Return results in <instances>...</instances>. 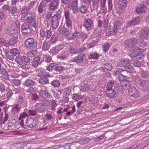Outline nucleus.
<instances>
[{
    "instance_id": "c03bdc74",
    "label": "nucleus",
    "mask_w": 149,
    "mask_h": 149,
    "mask_svg": "<svg viewBox=\"0 0 149 149\" xmlns=\"http://www.w3.org/2000/svg\"><path fill=\"white\" fill-rule=\"evenodd\" d=\"M51 84L54 87H58L60 86V83L58 80H54L51 83Z\"/></svg>"
},
{
    "instance_id": "c756f323",
    "label": "nucleus",
    "mask_w": 149,
    "mask_h": 149,
    "mask_svg": "<svg viewBox=\"0 0 149 149\" xmlns=\"http://www.w3.org/2000/svg\"><path fill=\"white\" fill-rule=\"evenodd\" d=\"M5 54L7 58L10 60H12L14 58V56L11 52H9L7 49L4 51Z\"/></svg>"
},
{
    "instance_id": "72a5a7b5",
    "label": "nucleus",
    "mask_w": 149,
    "mask_h": 149,
    "mask_svg": "<svg viewBox=\"0 0 149 149\" xmlns=\"http://www.w3.org/2000/svg\"><path fill=\"white\" fill-rule=\"evenodd\" d=\"M18 39V36L13 37L10 39L9 44L10 45L14 46L17 43Z\"/></svg>"
},
{
    "instance_id": "423d86ee",
    "label": "nucleus",
    "mask_w": 149,
    "mask_h": 149,
    "mask_svg": "<svg viewBox=\"0 0 149 149\" xmlns=\"http://www.w3.org/2000/svg\"><path fill=\"white\" fill-rule=\"evenodd\" d=\"M128 93L132 97L136 98L139 97V92L136 88L132 86H131L128 89Z\"/></svg>"
},
{
    "instance_id": "ea45409f",
    "label": "nucleus",
    "mask_w": 149,
    "mask_h": 149,
    "mask_svg": "<svg viewBox=\"0 0 149 149\" xmlns=\"http://www.w3.org/2000/svg\"><path fill=\"white\" fill-rule=\"evenodd\" d=\"M39 82L42 84H45L49 83V80L45 77L40 79Z\"/></svg>"
},
{
    "instance_id": "b1692460",
    "label": "nucleus",
    "mask_w": 149,
    "mask_h": 149,
    "mask_svg": "<svg viewBox=\"0 0 149 149\" xmlns=\"http://www.w3.org/2000/svg\"><path fill=\"white\" fill-rule=\"evenodd\" d=\"M61 49V48L60 45H56L50 49L49 52L52 54H55L56 53L58 52Z\"/></svg>"
},
{
    "instance_id": "603ef678",
    "label": "nucleus",
    "mask_w": 149,
    "mask_h": 149,
    "mask_svg": "<svg viewBox=\"0 0 149 149\" xmlns=\"http://www.w3.org/2000/svg\"><path fill=\"white\" fill-rule=\"evenodd\" d=\"M69 51L70 53L77 54V49L74 47H70L69 48Z\"/></svg>"
},
{
    "instance_id": "473e14b6",
    "label": "nucleus",
    "mask_w": 149,
    "mask_h": 149,
    "mask_svg": "<svg viewBox=\"0 0 149 149\" xmlns=\"http://www.w3.org/2000/svg\"><path fill=\"white\" fill-rule=\"evenodd\" d=\"M98 58L99 54L97 52L91 53L88 56V59L89 60L92 58L97 59Z\"/></svg>"
},
{
    "instance_id": "bb28decb",
    "label": "nucleus",
    "mask_w": 149,
    "mask_h": 149,
    "mask_svg": "<svg viewBox=\"0 0 149 149\" xmlns=\"http://www.w3.org/2000/svg\"><path fill=\"white\" fill-rule=\"evenodd\" d=\"M101 69L103 72H105L107 70H110L112 68L111 64L110 63H107L103 65L101 67Z\"/></svg>"
},
{
    "instance_id": "c9c22d12",
    "label": "nucleus",
    "mask_w": 149,
    "mask_h": 149,
    "mask_svg": "<svg viewBox=\"0 0 149 149\" xmlns=\"http://www.w3.org/2000/svg\"><path fill=\"white\" fill-rule=\"evenodd\" d=\"M27 22L28 23L34 28L36 27V23L35 20L33 19L32 17H30V18L27 20Z\"/></svg>"
},
{
    "instance_id": "7c9ffc66",
    "label": "nucleus",
    "mask_w": 149,
    "mask_h": 149,
    "mask_svg": "<svg viewBox=\"0 0 149 149\" xmlns=\"http://www.w3.org/2000/svg\"><path fill=\"white\" fill-rule=\"evenodd\" d=\"M52 60V56L46 54L43 56V58H41V61H44L46 63H49Z\"/></svg>"
},
{
    "instance_id": "1a4fd4ad",
    "label": "nucleus",
    "mask_w": 149,
    "mask_h": 149,
    "mask_svg": "<svg viewBox=\"0 0 149 149\" xmlns=\"http://www.w3.org/2000/svg\"><path fill=\"white\" fill-rule=\"evenodd\" d=\"M36 120L31 118H28L26 120V126L28 127L32 128L36 126Z\"/></svg>"
},
{
    "instance_id": "09e8293b",
    "label": "nucleus",
    "mask_w": 149,
    "mask_h": 149,
    "mask_svg": "<svg viewBox=\"0 0 149 149\" xmlns=\"http://www.w3.org/2000/svg\"><path fill=\"white\" fill-rule=\"evenodd\" d=\"M52 13L51 11H49L48 10L45 11V13H44L46 15V18L47 19H50L52 15Z\"/></svg>"
},
{
    "instance_id": "ddd939ff",
    "label": "nucleus",
    "mask_w": 149,
    "mask_h": 149,
    "mask_svg": "<svg viewBox=\"0 0 149 149\" xmlns=\"http://www.w3.org/2000/svg\"><path fill=\"white\" fill-rule=\"evenodd\" d=\"M122 24V19L120 18L118 20L116 21L114 26L113 29L114 33H117L118 30L120 28V26Z\"/></svg>"
},
{
    "instance_id": "4be33fe9",
    "label": "nucleus",
    "mask_w": 149,
    "mask_h": 149,
    "mask_svg": "<svg viewBox=\"0 0 149 149\" xmlns=\"http://www.w3.org/2000/svg\"><path fill=\"white\" fill-rule=\"evenodd\" d=\"M0 73L2 74L3 77L6 78H8V74L7 72L6 71V69L1 66V63L0 62Z\"/></svg>"
},
{
    "instance_id": "393cba45",
    "label": "nucleus",
    "mask_w": 149,
    "mask_h": 149,
    "mask_svg": "<svg viewBox=\"0 0 149 149\" xmlns=\"http://www.w3.org/2000/svg\"><path fill=\"white\" fill-rule=\"evenodd\" d=\"M139 17H137L133 18L128 23V25L130 26H132L137 24L139 23Z\"/></svg>"
},
{
    "instance_id": "20e7f679",
    "label": "nucleus",
    "mask_w": 149,
    "mask_h": 149,
    "mask_svg": "<svg viewBox=\"0 0 149 149\" xmlns=\"http://www.w3.org/2000/svg\"><path fill=\"white\" fill-rule=\"evenodd\" d=\"M15 61L19 65H22L24 64L29 63L30 61V58L28 56H24L21 57H18L15 58Z\"/></svg>"
},
{
    "instance_id": "3c124183",
    "label": "nucleus",
    "mask_w": 149,
    "mask_h": 149,
    "mask_svg": "<svg viewBox=\"0 0 149 149\" xmlns=\"http://www.w3.org/2000/svg\"><path fill=\"white\" fill-rule=\"evenodd\" d=\"M109 43H105L102 46L103 50L104 51L107 52L109 47Z\"/></svg>"
},
{
    "instance_id": "a878e982",
    "label": "nucleus",
    "mask_w": 149,
    "mask_h": 149,
    "mask_svg": "<svg viewBox=\"0 0 149 149\" xmlns=\"http://www.w3.org/2000/svg\"><path fill=\"white\" fill-rule=\"evenodd\" d=\"M125 70H123L122 69H119V70H118L117 72H121L122 71H125L126 72H131L133 71L134 68L132 66L130 65H126L125 66L124 68Z\"/></svg>"
},
{
    "instance_id": "69168bd1",
    "label": "nucleus",
    "mask_w": 149,
    "mask_h": 149,
    "mask_svg": "<svg viewBox=\"0 0 149 149\" xmlns=\"http://www.w3.org/2000/svg\"><path fill=\"white\" fill-rule=\"evenodd\" d=\"M27 116V114L26 113L24 112L20 115L18 119L19 120H24L25 118Z\"/></svg>"
},
{
    "instance_id": "774afa93",
    "label": "nucleus",
    "mask_w": 149,
    "mask_h": 149,
    "mask_svg": "<svg viewBox=\"0 0 149 149\" xmlns=\"http://www.w3.org/2000/svg\"><path fill=\"white\" fill-rule=\"evenodd\" d=\"M5 91V87L4 85L1 84L0 85V96L1 95V93H4Z\"/></svg>"
},
{
    "instance_id": "f3484780",
    "label": "nucleus",
    "mask_w": 149,
    "mask_h": 149,
    "mask_svg": "<svg viewBox=\"0 0 149 149\" xmlns=\"http://www.w3.org/2000/svg\"><path fill=\"white\" fill-rule=\"evenodd\" d=\"M77 0H72V1L68 6V8L70 9H78Z\"/></svg>"
},
{
    "instance_id": "0e129e2a",
    "label": "nucleus",
    "mask_w": 149,
    "mask_h": 149,
    "mask_svg": "<svg viewBox=\"0 0 149 149\" xmlns=\"http://www.w3.org/2000/svg\"><path fill=\"white\" fill-rule=\"evenodd\" d=\"M88 140L89 139L88 138H87L85 139L82 138L79 140V142L80 144H83L88 142Z\"/></svg>"
},
{
    "instance_id": "a19ab883",
    "label": "nucleus",
    "mask_w": 149,
    "mask_h": 149,
    "mask_svg": "<svg viewBox=\"0 0 149 149\" xmlns=\"http://www.w3.org/2000/svg\"><path fill=\"white\" fill-rule=\"evenodd\" d=\"M70 35H72V36H70L69 37H68V38L70 39H72L74 38H77L80 35V34L79 32L76 31L75 33H72Z\"/></svg>"
},
{
    "instance_id": "052dcab7",
    "label": "nucleus",
    "mask_w": 149,
    "mask_h": 149,
    "mask_svg": "<svg viewBox=\"0 0 149 149\" xmlns=\"http://www.w3.org/2000/svg\"><path fill=\"white\" fill-rule=\"evenodd\" d=\"M126 76L124 75L123 74H120L118 76V79L120 81H121L122 82L125 80V79L126 78Z\"/></svg>"
},
{
    "instance_id": "79ce46f5",
    "label": "nucleus",
    "mask_w": 149,
    "mask_h": 149,
    "mask_svg": "<svg viewBox=\"0 0 149 149\" xmlns=\"http://www.w3.org/2000/svg\"><path fill=\"white\" fill-rule=\"evenodd\" d=\"M65 25L66 27H68L69 29H72V23L70 19H66Z\"/></svg>"
},
{
    "instance_id": "37998d69",
    "label": "nucleus",
    "mask_w": 149,
    "mask_h": 149,
    "mask_svg": "<svg viewBox=\"0 0 149 149\" xmlns=\"http://www.w3.org/2000/svg\"><path fill=\"white\" fill-rule=\"evenodd\" d=\"M48 2L46 1V0H42L41 3H40L38 9H42L46 7L47 3Z\"/></svg>"
},
{
    "instance_id": "bf43d9fd",
    "label": "nucleus",
    "mask_w": 149,
    "mask_h": 149,
    "mask_svg": "<svg viewBox=\"0 0 149 149\" xmlns=\"http://www.w3.org/2000/svg\"><path fill=\"white\" fill-rule=\"evenodd\" d=\"M20 108H19V106L18 104H16L13 108L12 111H14L15 113L17 112Z\"/></svg>"
},
{
    "instance_id": "de8ad7c7",
    "label": "nucleus",
    "mask_w": 149,
    "mask_h": 149,
    "mask_svg": "<svg viewBox=\"0 0 149 149\" xmlns=\"http://www.w3.org/2000/svg\"><path fill=\"white\" fill-rule=\"evenodd\" d=\"M7 34L9 35H12L15 32V30L11 27L8 28L6 31Z\"/></svg>"
},
{
    "instance_id": "49530a36",
    "label": "nucleus",
    "mask_w": 149,
    "mask_h": 149,
    "mask_svg": "<svg viewBox=\"0 0 149 149\" xmlns=\"http://www.w3.org/2000/svg\"><path fill=\"white\" fill-rule=\"evenodd\" d=\"M131 51H133L135 53V54H137L139 52H144V49L139 48L138 47H136L134 49H131Z\"/></svg>"
},
{
    "instance_id": "f257e3e1",
    "label": "nucleus",
    "mask_w": 149,
    "mask_h": 149,
    "mask_svg": "<svg viewBox=\"0 0 149 149\" xmlns=\"http://www.w3.org/2000/svg\"><path fill=\"white\" fill-rule=\"evenodd\" d=\"M24 44L26 47L31 49L36 48L37 45V41L32 38H27L25 41Z\"/></svg>"
},
{
    "instance_id": "5fc2aeb1",
    "label": "nucleus",
    "mask_w": 149,
    "mask_h": 149,
    "mask_svg": "<svg viewBox=\"0 0 149 149\" xmlns=\"http://www.w3.org/2000/svg\"><path fill=\"white\" fill-rule=\"evenodd\" d=\"M138 44L139 46L140 47H145L146 45V42L143 40L140 41L137 43Z\"/></svg>"
},
{
    "instance_id": "39448f33",
    "label": "nucleus",
    "mask_w": 149,
    "mask_h": 149,
    "mask_svg": "<svg viewBox=\"0 0 149 149\" xmlns=\"http://www.w3.org/2000/svg\"><path fill=\"white\" fill-rule=\"evenodd\" d=\"M40 36L42 37H45L47 39H49L52 35V32L49 29L46 28L42 29L40 32Z\"/></svg>"
},
{
    "instance_id": "13d9d810",
    "label": "nucleus",
    "mask_w": 149,
    "mask_h": 149,
    "mask_svg": "<svg viewBox=\"0 0 149 149\" xmlns=\"http://www.w3.org/2000/svg\"><path fill=\"white\" fill-rule=\"evenodd\" d=\"M32 100L35 101H37L39 100V97L36 94L31 93Z\"/></svg>"
},
{
    "instance_id": "4c0bfd02",
    "label": "nucleus",
    "mask_w": 149,
    "mask_h": 149,
    "mask_svg": "<svg viewBox=\"0 0 149 149\" xmlns=\"http://www.w3.org/2000/svg\"><path fill=\"white\" fill-rule=\"evenodd\" d=\"M56 64L51 63L48 66L47 70L49 71H52L53 70H55Z\"/></svg>"
},
{
    "instance_id": "6e6552de",
    "label": "nucleus",
    "mask_w": 149,
    "mask_h": 149,
    "mask_svg": "<svg viewBox=\"0 0 149 149\" xmlns=\"http://www.w3.org/2000/svg\"><path fill=\"white\" fill-rule=\"evenodd\" d=\"M84 26L87 30H91L94 26L93 21L90 19H86L84 21Z\"/></svg>"
},
{
    "instance_id": "58836bf2",
    "label": "nucleus",
    "mask_w": 149,
    "mask_h": 149,
    "mask_svg": "<svg viewBox=\"0 0 149 149\" xmlns=\"http://www.w3.org/2000/svg\"><path fill=\"white\" fill-rule=\"evenodd\" d=\"M37 54V51L36 50H35L28 52L27 53L26 55L29 57L33 58L36 56Z\"/></svg>"
},
{
    "instance_id": "c85d7f7f",
    "label": "nucleus",
    "mask_w": 149,
    "mask_h": 149,
    "mask_svg": "<svg viewBox=\"0 0 149 149\" xmlns=\"http://www.w3.org/2000/svg\"><path fill=\"white\" fill-rule=\"evenodd\" d=\"M146 91H149V81H142V83L140 87Z\"/></svg>"
},
{
    "instance_id": "dca6fc26",
    "label": "nucleus",
    "mask_w": 149,
    "mask_h": 149,
    "mask_svg": "<svg viewBox=\"0 0 149 149\" xmlns=\"http://www.w3.org/2000/svg\"><path fill=\"white\" fill-rule=\"evenodd\" d=\"M121 86L123 87V88L124 90L127 89L131 87V82L127 80H125L121 82Z\"/></svg>"
},
{
    "instance_id": "9b49d317",
    "label": "nucleus",
    "mask_w": 149,
    "mask_h": 149,
    "mask_svg": "<svg viewBox=\"0 0 149 149\" xmlns=\"http://www.w3.org/2000/svg\"><path fill=\"white\" fill-rule=\"evenodd\" d=\"M149 30L147 29H143L140 32V37L143 39H147L149 38Z\"/></svg>"
},
{
    "instance_id": "e433bc0d",
    "label": "nucleus",
    "mask_w": 149,
    "mask_h": 149,
    "mask_svg": "<svg viewBox=\"0 0 149 149\" xmlns=\"http://www.w3.org/2000/svg\"><path fill=\"white\" fill-rule=\"evenodd\" d=\"M140 75L143 78H147L149 77V72L146 70H142L140 71Z\"/></svg>"
},
{
    "instance_id": "a211bd4d",
    "label": "nucleus",
    "mask_w": 149,
    "mask_h": 149,
    "mask_svg": "<svg viewBox=\"0 0 149 149\" xmlns=\"http://www.w3.org/2000/svg\"><path fill=\"white\" fill-rule=\"evenodd\" d=\"M130 63V61L127 59H123L118 61V65L119 66L123 67L127 65Z\"/></svg>"
},
{
    "instance_id": "7ed1b4c3",
    "label": "nucleus",
    "mask_w": 149,
    "mask_h": 149,
    "mask_svg": "<svg viewBox=\"0 0 149 149\" xmlns=\"http://www.w3.org/2000/svg\"><path fill=\"white\" fill-rule=\"evenodd\" d=\"M61 17L60 15L56 16V14L52 17L50 22L53 29H56L58 27L59 24V20Z\"/></svg>"
},
{
    "instance_id": "9d476101",
    "label": "nucleus",
    "mask_w": 149,
    "mask_h": 149,
    "mask_svg": "<svg viewBox=\"0 0 149 149\" xmlns=\"http://www.w3.org/2000/svg\"><path fill=\"white\" fill-rule=\"evenodd\" d=\"M39 94L40 97L45 98L49 99L51 95L47 89H41L39 92Z\"/></svg>"
},
{
    "instance_id": "f704fd0d",
    "label": "nucleus",
    "mask_w": 149,
    "mask_h": 149,
    "mask_svg": "<svg viewBox=\"0 0 149 149\" xmlns=\"http://www.w3.org/2000/svg\"><path fill=\"white\" fill-rule=\"evenodd\" d=\"M134 84L138 87H140L142 81H141L140 77L138 76L135 77L134 78Z\"/></svg>"
},
{
    "instance_id": "412c9836",
    "label": "nucleus",
    "mask_w": 149,
    "mask_h": 149,
    "mask_svg": "<svg viewBox=\"0 0 149 149\" xmlns=\"http://www.w3.org/2000/svg\"><path fill=\"white\" fill-rule=\"evenodd\" d=\"M40 58L39 57L34 58L32 62V66L35 68L37 67L39 64L41 63V62H40Z\"/></svg>"
},
{
    "instance_id": "2f4dec72",
    "label": "nucleus",
    "mask_w": 149,
    "mask_h": 149,
    "mask_svg": "<svg viewBox=\"0 0 149 149\" xmlns=\"http://www.w3.org/2000/svg\"><path fill=\"white\" fill-rule=\"evenodd\" d=\"M65 70V68L62 65L56 64L55 70L56 72L61 73L62 72Z\"/></svg>"
},
{
    "instance_id": "6e6d98bb",
    "label": "nucleus",
    "mask_w": 149,
    "mask_h": 149,
    "mask_svg": "<svg viewBox=\"0 0 149 149\" xmlns=\"http://www.w3.org/2000/svg\"><path fill=\"white\" fill-rule=\"evenodd\" d=\"M80 95H79L75 93L73 94L72 98L73 99V100L76 101H78L79 99H80Z\"/></svg>"
},
{
    "instance_id": "f03ea898",
    "label": "nucleus",
    "mask_w": 149,
    "mask_h": 149,
    "mask_svg": "<svg viewBox=\"0 0 149 149\" xmlns=\"http://www.w3.org/2000/svg\"><path fill=\"white\" fill-rule=\"evenodd\" d=\"M137 43V39L135 38L128 39L125 40L124 45L127 48L131 49L134 47Z\"/></svg>"
},
{
    "instance_id": "338daca9",
    "label": "nucleus",
    "mask_w": 149,
    "mask_h": 149,
    "mask_svg": "<svg viewBox=\"0 0 149 149\" xmlns=\"http://www.w3.org/2000/svg\"><path fill=\"white\" fill-rule=\"evenodd\" d=\"M12 82L13 85L15 86H18L20 84V81L18 79H13L12 81Z\"/></svg>"
},
{
    "instance_id": "6ab92c4d",
    "label": "nucleus",
    "mask_w": 149,
    "mask_h": 149,
    "mask_svg": "<svg viewBox=\"0 0 149 149\" xmlns=\"http://www.w3.org/2000/svg\"><path fill=\"white\" fill-rule=\"evenodd\" d=\"M35 83V81L31 79L30 77L26 79L24 82V85L27 87L33 86L34 85Z\"/></svg>"
},
{
    "instance_id": "4d7b16f0",
    "label": "nucleus",
    "mask_w": 149,
    "mask_h": 149,
    "mask_svg": "<svg viewBox=\"0 0 149 149\" xmlns=\"http://www.w3.org/2000/svg\"><path fill=\"white\" fill-rule=\"evenodd\" d=\"M114 84L113 82L111 81L108 83L107 87V90H113L112 89V87Z\"/></svg>"
},
{
    "instance_id": "864d4df0",
    "label": "nucleus",
    "mask_w": 149,
    "mask_h": 149,
    "mask_svg": "<svg viewBox=\"0 0 149 149\" xmlns=\"http://www.w3.org/2000/svg\"><path fill=\"white\" fill-rule=\"evenodd\" d=\"M146 9V7L143 3H141L139 4L136 7V9Z\"/></svg>"
},
{
    "instance_id": "aec40b11",
    "label": "nucleus",
    "mask_w": 149,
    "mask_h": 149,
    "mask_svg": "<svg viewBox=\"0 0 149 149\" xmlns=\"http://www.w3.org/2000/svg\"><path fill=\"white\" fill-rule=\"evenodd\" d=\"M51 45V42L46 40L43 43L42 47V50L45 51L48 50L50 47Z\"/></svg>"
},
{
    "instance_id": "2eb2a0df",
    "label": "nucleus",
    "mask_w": 149,
    "mask_h": 149,
    "mask_svg": "<svg viewBox=\"0 0 149 149\" xmlns=\"http://www.w3.org/2000/svg\"><path fill=\"white\" fill-rule=\"evenodd\" d=\"M72 29H67L65 26H63L61 32L63 36H65L68 37L69 35L71 33Z\"/></svg>"
},
{
    "instance_id": "0eeeda50",
    "label": "nucleus",
    "mask_w": 149,
    "mask_h": 149,
    "mask_svg": "<svg viewBox=\"0 0 149 149\" xmlns=\"http://www.w3.org/2000/svg\"><path fill=\"white\" fill-rule=\"evenodd\" d=\"M22 33L25 35L30 34L32 31L29 25L24 23L22 26Z\"/></svg>"
},
{
    "instance_id": "8fccbe9b",
    "label": "nucleus",
    "mask_w": 149,
    "mask_h": 149,
    "mask_svg": "<svg viewBox=\"0 0 149 149\" xmlns=\"http://www.w3.org/2000/svg\"><path fill=\"white\" fill-rule=\"evenodd\" d=\"M11 52H12L14 56H18L20 54L19 51L16 48L12 49L11 50Z\"/></svg>"
},
{
    "instance_id": "cd10ccee",
    "label": "nucleus",
    "mask_w": 149,
    "mask_h": 149,
    "mask_svg": "<svg viewBox=\"0 0 149 149\" xmlns=\"http://www.w3.org/2000/svg\"><path fill=\"white\" fill-rule=\"evenodd\" d=\"M58 0H53L50 4V8L51 9H55L58 8Z\"/></svg>"
},
{
    "instance_id": "e2e57ef3",
    "label": "nucleus",
    "mask_w": 149,
    "mask_h": 149,
    "mask_svg": "<svg viewBox=\"0 0 149 149\" xmlns=\"http://www.w3.org/2000/svg\"><path fill=\"white\" fill-rule=\"evenodd\" d=\"M97 44V42L95 41H93L91 42L87 46V48L90 49L91 48H92L95 46Z\"/></svg>"
},
{
    "instance_id": "5701e85b",
    "label": "nucleus",
    "mask_w": 149,
    "mask_h": 149,
    "mask_svg": "<svg viewBox=\"0 0 149 149\" xmlns=\"http://www.w3.org/2000/svg\"><path fill=\"white\" fill-rule=\"evenodd\" d=\"M127 0H119L118 6L120 9H123L126 8L127 4Z\"/></svg>"
},
{
    "instance_id": "680f3d73",
    "label": "nucleus",
    "mask_w": 149,
    "mask_h": 149,
    "mask_svg": "<svg viewBox=\"0 0 149 149\" xmlns=\"http://www.w3.org/2000/svg\"><path fill=\"white\" fill-rule=\"evenodd\" d=\"M29 115L33 116H36L37 113L36 110L31 109L29 110Z\"/></svg>"
},
{
    "instance_id": "a18cd8bd",
    "label": "nucleus",
    "mask_w": 149,
    "mask_h": 149,
    "mask_svg": "<svg viewBox=\"0 0 149 149\" xmlns=\"http://www.w3.org/2000/svg\"><path fill=\"white\" fill-rule=\"evenodd\" d=\"M58 36V34L56 33L53 34L52 36L50 38V42L53 43H55V42L57 40V37Z\"/></svg>"
},
{
    "instance_id": "f8f14e48",
    "label": "nucleus",
    "mask_w": 149,
    "mask_h": 149,
    "mask_svg": "<svg viewBox=\"0 0 149 149\" xmlns=\"http://www.w3.org/2000/svg\"><path fill=\"white\" fill-rule=\"evenodd\" d=\"M85 55L84 54H81L75 57L72 59L73 62L82 63L85 59Z\"/></svg>"
},
{
    "instance_id": "4468645a",
    "label": "nucleus",
    "mask_w": 149,
    "mask_h": 149,
    "mask_svg": "<svg viewBox=\"0 0 149 149\" xmlns=\"http://www.w3.org/2000/svg\"><path fill=\"white\" fill-rule=\"evenodd\" d=\"M106 95L108 98L112 99L116 96L117 93L113 90H109L106 91Z\"/></svg>"
}]
</instances>
